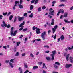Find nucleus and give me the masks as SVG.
<instances>
[{"label": "nucleus", "mask_w": 73, "mask_h": 73, "mask_svg": "<svg viewBox=\"0 0 73 73\" xmlns=\"http://www.w3.org/2000/svg\"><path fill=\"white\" fill-rule=\"evenodd\" d=\"M13 27H12L11 28V36L13 35V36H15L16 35V33H17L18 32V31L16 30L13 33Z\"/></svg>", "instance_id": "1"}, {"label": "nucleus", "mask_w": 73, "mask_h": 73, "mask_svg": "<svg viewBox=\"0 0 73 73\" xmlns=\"http://www.w3.org/2000/svg\"><path fill=\"white\" fill-rule=\"evenodd\" d=\"M51 53H52L51 55L52 57L51 60L53 61L54 59V56L56 54V50L53 51H52Z\"/></svg>", "instance_id": "2"}, {"label": "nucleus", "mask_w": 73, "mask_h": 73, "mask_svg": "<svg viewBox=\"0 0 73 73\" xmlns=\"http://www.w3.org/2000/svg\"><path fill=\"white\" fill-rule=\"evenodd\" d=\"M46 32L44 31L43 33H42L41 34V37L42 38V39L43 40H45V36L46 35Z\"/></svg>", "instance_id": "3"}, {"label": "nucleus", "mask_w": 73, "mask_h": 73, "mask_svg": "<svg viewBox=\"0 0 73 73\" xmlns=\"http://www.w3.org/2000/svg\"><path fill=\"white\" fill-rule=\"evenodd\" d=\"M57 25H55L54 26V28H52V30L53 31L52 32L53 33H54V32H56V29L57 28Z\"/></svg>", "instance_id": "4"}, {"label": "nucleus", "mask_w": 73, "mask_h": 73, "mask_svg": "<svg viewBox=\"0 0 73 73\" xmlns=\"http://www.w3.org/2000/svg\"><path fill=\"white\" fill-rule=\"evenodd\" d=\"M18 19L19 21H21L22 20H24V17H20V16L18 17Z\"/></svg>", "instance_id": "5"}, {"label": "nucleus", "mask_w": 73, "mask_h": 73, "mask_svg": "<svg viewBox=\"0 0 73 73\" xmlns=\"http://www.w3.org/2000/svg\"><path fill=\"white\" fill-rule=\"evenodd\" d=\"M72 66V65L71 64H66V65L65 67L67 69H69V67H70Z\"/></svg>", "instance_id": "6"}, {"label": "nucleus", "mask_w": 73, "mask_h": 73, "mask_svg": "<svg viewBox=\"0 0 73 73\" xmlns=\"http://www.w3.org/2000/svg\"><path fill=\"white\" fill-rule=\"evenodd\" d=\"M1 26L2 27H4V26L6 27H7V24L5 23L4 21H3V24L1 25Z\"/></svg>", "instance_id": "7"}, {"label": "nucleus", "mask_w": 73, "mask_h": 73, "mask_svg": "<svg viewBox=\"0 0 73 73\" xmlns=\"http://www.w3.org/2000/svg\"><path fill=\"white\" fill-rule=\"evenodd\" d=\"M54 10H53L52 11H50V12L49 13V15H51L53 16H54Z\"/></svg>", "instance_id": "8"}, {"label": "nucleus", "mask_w": 73, "mask_h": 73, "mask_svg": "<svg viewBox=\"0 0 73 73\" xmlns=\"http://www.w3.org/2000/svg\"><path fill=\"white\" fill-rule=\"evenodd\" d=\"M70 62L71 63H73V57H70Z\"/></svg>", "instance_id": "9"}, {"label": "nucleus", "mask_w": 73, "mask_h": 73, "mask_svg": "<svg viewBox=\"0 0 73 73\" xmlns=\"http://www.w3.org/2000/svg\"><path fill=\"white\" fill-rule=\"evenodd\" d=\"M9 66L11 68H13L14 67V66H13V64L11 62H9Z\"/></svg>", "instance_id": "10"}, {"label": "nucleus", "mask_w": 73, "mask_h": 73, "mask_svg": "<svg viewBox=\"0 0 73 73\" xmlns=\"http://www.w3.org/2000/svg\"><path fill=\"white\" fill-rule=\"evenodd\" d=\"M68 12H66V13H65L64 14V17H68Z\"/></svg>", "instance_id": "11"}, {"label": "nucleus", "mask_w": 73, "mask_h": 73, "mask_svg": "<svg viewBox=\"0 0 73 73\" xmlns=\"http://www.w3.org/2000/svg\"><path fill=\"white\" fill-rule=\"evenodd\" d=\"M60 38L61 41H63V40H64L65 37H64V36L63 35H62V36L60 37Z\"/></svg>", "instance_id": "12"}, {"label": "nucleus", "mask_w": 73, "mask_h": 73, "mask_svg": "<svg viewBox=\"0 0 73 73\" xmlns=\"http://www.w3.org/2000/svg\"><path fill=\"white\" fill-rule=\"evenodd\" d=\"M25 23V22L23 21V23H21V24L19 25V27H24V26H23V25H24L25 24V23Z\"/></svg>", "instance_id": "13"}, {"label": "nucleus", "mask_w": 73, "mask_h": 73, "mask_svg": "<svg viewBox=\"0 0 73 73\" xmlns=\"http://www.w3.org/2000/svg\"><path fill=\"white\" fill-rule=\"evenodd\" d=\"M69 55H70V54H68L66 56V58L67 61H69Z\"/></svg>", "instance_id": "14"}, {"label": "nucleus", "mask_w": 73, "mask_h": 73, "mask_svg": "<svg viewBox=\"0 0 73 73\" xmlns=\"http://www.w3.org/2000/svg\"><path fill=\"white\" fill-rule=\"evenodd\" d=\"M54 66L55 69H57L58 68V67L57 66V65L54 64Z\"/></svg>", "instance_id": "15"}, {"label": "nucleus", "mask_w": 73, "mask_h": 73, "mask_svg": "<svg viewBox=\"0 0 73 73\" xmlns=\"http://www.w3.org/2000/svg\"><path fill=\"white\" fill-rule=\"evenodd\" d=\"M60 13H64V11L62 9H60L59 11Z\"/></svg>", "instance_id": "16"}, {"label": "nucleus", "mask_w": 73, "mask_h": 73, "mask_svg": "<svg viewBox=\"0 0 73 73\" xmlns=\"http://www.w3.org/2000/svg\"><path fill=\"white\" fill-rule=\"evenodd\" d=\"M38 66H35L33 67V69L35 70V69H38Z\"/></svg>", "instance_id": "17"}, {"label": "nucleus", "mask_w": 73, "mask_h": 73, "mask_svg": "<svg viewBox=\"0 0 73 73\" xmlns=\"http://www.w3.org/2000/svg\"><path fill=\"white\" fill-rule=\"evenodd\" d=\"M18 5L19 6V8H20V9L23 8V5Z\"/></svg>", "instance_id": "18"}, {"label": "nucleus", "mask_w": 73, "mask_h": 73, "mask_svg": "<svg viewBox=\"0 0 73 73\" xmlns=\"http://www.w3.org/2000/svg\"><path fill=\"white\" fill-rule=\"evenodd\" d=\"M13 17V15H11L9 17V20H12Z\"/></svg>", "instance_id": "19"}, {"label": "nucleus", "mask_w": 73, "mask_h": 73, "mask_svg": "<svg viewBox=\"0 0 73 73\" xmlns=\"http://www.w3.org/2000/svg\"><path fill=\"white\" fill-rule=\"evenodd\" d=\"M33 14L31 13L29 15V17H30V18H32V17H33Z\"/></svg>", "instance_id": "20"}, {"label": "nucleus", "mask_w": 73, "mask_h": 73, "mask_svg": "<svg viewBox=\"0 0 73 73\" xmlns=\"http://www.w3.org/2000/svg\"><path fill=\"white\" fill-rule=\"evenodd\" d=\"M24 66L25 67V68H28V65H27V64H25V63H24Z\"/></svg>", "instance_id": "21"}, {"label": "nucleus", "mask_w": 73, "mask_h": 73, "mask_svg": "<svg viewBox=\"0 0 73 73\" xmlns=\"http://www.w3.org/2000/svg\"><path fill=\"white\" fill-rule=\"evenodd\" d=\"M55 65H60V63L58 62H55Z\"/></svg>", "instance_id": "22"}, {"label": "nucleus", "mask_w": 73, "mask_h": 73, "mask_svg": "<svg viewBox=\"0 0 73 73\" xmlns=\"http://www.w3.org/2000/svg\"><path fill=\"white\" fill-rule=\"evenodd\" d=\"M33 8V6L32 5H30V9L31 10H32Z\"/></svg>", "instance_id": "23"}, {"label": "nucleus", "mask_w": 73, "mask_h": 73, "mask_svg": "<svg viewBox=\"0 0 73 73\" xmlns=\"http://www.w3.org/2000/svg\"><path fill=\"white\" fill-rule=\"evenodd\" d=\"M20 44V42H17V45L16 46V47L18 46L19 44Z\"/></svg>", "instance_id": "24"}, {"label": "nucleus", "mask_w": 73, "mask_h": 73, "mask_svg": "<svg viewBox=\"0 0 73 73\" xmlns=\"http://www.w3.org/2000/svg\"><path fill=\"white\" fill-rule=\"evenodd\" d=\"M51 24V25H54V19H52Z\"/></svg>", "instance_id": "25"}, {"label": "nucleus", "mask_w": 73, "mask_h": 73, "mask_svg": "<svg viewBox=\"0 0 73 73\" xmlns=\"http://www.w3.org/2000/svg\"><path fill=\"white\" fill-rule=\"evenodd\" d=\"M64 21L65 23H70V21H68V20L66 19H64Z\"/></svg>", "instance_id": "26"}, {"label": "nucleus", "mask_w": 73, "mask_h": 73, "mask_svg": "<svg viewBox=\"0 0 73 73\" xmlns=\"http://www.w3.org/2000/svg\"><path fill=\"white\" fill-rule=\"evenodd\" d=\"M19 52H17L16 53V54H15V56H19Z\"/></svg>", "instance_id": "27"}, {"label": "nucleus", "mask_w": 73, "mask_h": 73, "mask_svg": "<svg viewBox=\"0 0 73 73\" xmlns=\"http://www.w3.org/2000/svg\"><path fill=\"white\" fill-rule=\"evenodd\" d=\"M23 16H25V17H27V13H24Z\"/></svg>", "instance_id": "28"}, {"label": "nucleus", "mask_w": 73, "mask_h": 73, "mask_svg": "<svg viewBox=\"0 0 73 73\" xmlns=\"http://www.w3.org/2000/svg\"><path fill=\"white\" fill-rule=\"evenodd\" d=\"M46 58L48 60H50V58L48 57H46Z\"/></svg>", "instance_id": "29"}, {"label": "nucleus", "mask_w": 73, "mask_h": 73, "mask_svg": "<svg viewBox=\"0 0 73 73\" xmlns=\"http://www.w3.org/2000/svg\"><path fill=\"white\" fill-rule=\"evenodd\" d=\"M61 2H67L68 1L66 0H61L60 1Z\"/></svg>", "instance_id": "30"}, {"label": "nucleus", "mask_w": 73, "mask_h": 73, "mask_svg": "<svg viewBox=\"0 0 73 73\" xmlns=\"http://www.w3.org/2000/svg\"><path fill=\"white\" fill-rule=\"evenodd\" d=\"M14 61V59H11L10 60V61L11 62H12V63H13L14 62L13 61Z\"/></svg>", "instance_id": "31"}, {"label": "nucleus", "mask_w": 73, "mask_h": 73, "mask_svg": "<svg viewBox=\"0 0 73 73\" xmlns=\"http://www.w3.org/2000/svg\"><path fill=\"white\" fill-rule=\"evenodd\" d=\"M38 12H40L41 10V7H39L38 8Z\"/></svg>", "instance_id": "32"}, {"label": "nucleus", "mask_w": 73, "mask_h": 73, "mask_svg": "<svg viewBox=\"0 0 73 73\" xmlns=\"http://www.w3.org/2000/svg\"><path fill=\"white\" fill-rule=\"evenodd\" d=\"M36 32L37 34H40L41 33V32L40 31H36Z\"/></svg>", "instance_id": "33"}, {"label": "nucleus", "mask_w": 73, "mask_h": 73, "mask_svg": "<svg viewBox=\"0 0 73 73\" xmlns=\"http://www.w3.org/2000/svg\"><path fill=\"white\" fill-rule=\"evenodd\" d=\"M19 4V1H16L15 2V4Z\"/></svg>", "instance_id": "34"}, {"label": "nucleus", "mask_w": 73, "mask_h": 73, "mask_svg": "<svg viewBox=\"0 0 73 73\" xmlns=\"http://www.w3.org/2000/svg\"><path fill=\"white\" fill-rule=\"evenodd\" d=\"M3 19V15H0V19H1V20Z\"/></svg>", "instance_id": "35"}, {"label": "nucleus", "mask_w": 73, "mask_h": 73, "mask_svg": "<svg viewBox=\"0 0 73 73\" xmlns=\"http://www.w3.org/2000/svg\"><path fill=\"white\" fill-rule=\"evenodd\" d=\"M44 48H49V46L48 45L44 46Z\"/></svg>", "instance_id": "36"}, {"label": "nucleus", "mask_w": 73, "mask_h": 73, "mask_svg": "<svg viewBox=\"0 0 73 73\" xmlns=\"http://www.w3.org/2000/svg\"><path fill=\"white\" fill-rule=\"evenodd\" d=\"M28 29V28H25L24 29H23V32H25V31H26Z\"/></svg>", "instance_id": "37"}, {"label": "nucleus", "mask_w": 73, "mask_h": 73, "mask_svg": "<svg viewBox=\"0 0 73 73\" xmlns=\"http://www.w3.org/2000/svg\"><path fill=\"white\" fill-rule=\"evenodd\" d=\"M2 14L4 15V16H5V15H7V12H6V13L3 12V13Z\"/></svg>", "instance_id": "38"}, {"label": "nucleus", "mask_w": 73, "mask_h": 73, "mask_svg": "<svg viewBox=\"0 0 73 73\" xmlns=\"http://www.w3.org/2000/svg\"><path fill=\"white\" fill-rule=\"evenodd\" d=\"M17 5H16V4H15L13 7V9H14V10H15V9H16V7H15V6H17Z\"/></svg>", "instance_id": "39"}, {"label": "nucleus", "mask_w": 73, "mask_h": 73, "mask_svg": "<svg viewBox=\"0 0 73 73\" xmlns=\"http://www.w3.org/2000/svg\"><path fill=\"white\" fill-rule=\"evenodd\" d=\"M16 20H17V17H15V19L14 21V23H15V22H16Z\"/></svg>", "instance_id": "40"}, {"label": "nucleus", "mask_w": 73, "mask_h": 73, "mask_svg": "<svg viewBox=\"0 0 73 73\" xmlns=\"http://www.w3.org/2000/svg\"><path fill=\"white\" fill-rule=\"evenodd\" d=\"M23 28H24V26H23L22 27L20 28L19 29V31H21V30H23Z\"/></svg>", "instance_id": "41"}, {"label": "nucleus", "mask_w": 73, "mask_h": 73, "mask_svg": "<svg viewBox=\"0 0 73 73\" xmlns=\"http://www.w3.org/2000/svg\"><path fill=\"white\" fill-rule=\"evenodd\" d=\"M42 64V62H38V64L39 65H41Z\"/></svg>", "instance_id": "42"}, {"label": "nucleus", "mask_w": 73, "mask_h": 73, "mask_svg": "<svg viewBox=\"0 0 73 73\" xmlns=\"http://www.w3.org/2000/svg\"><path fill=\"white\" fill-rule=\"evenodd\" d=\"M5 62L7 64H8V63H9L10 62H9V60H6L5 61Z\"/></svg>", "instance_id": "43"}, {"label": "nucleus", "mask_w": 73, "mask_h": 73, "mask_svg": "<svg viewBox=\"0 0 73 73\" xmlns=\"http://www.w3.org/2000/svg\"><path fill=\"white\" fill-rule=\"evenodd\" d=\"M43 66L42 68H44V66H45V63H43Z\"/></svg>", "instance_id": "44"}, {"label": "nucleus", "mask_w": 73, "mask_h": 73, "mask_svg": "<svg viewBox=\"0 0 73 73\" xmlns=\"http://www.w3.org/2000/svg\"><path fill=\"white\" fill-rule=\"evenodd\" d=\"M62 6H65V5H64L63 4H61V5H59L58 7H62Z\"/></svg>", "instance_id": "45"}, {"label": "nucleus", "mask_w": 73, "mask_h": 73, "mask_svg": "<svg viewBox=\"0 0 73 73\" xmlns=\"http://www.w3.org/2000/svg\"><path fill=\"white\" fill-rule=\"evenodd\" d=\"M39 0H35V4H37V3H38V1Z\"/></svg>", "instance_id": "46"}, {"label": "nucleus", "mask_w": 73, "mask_h": 73, "mask_svg": "<svg viewBox=\"0 0 73 73\" xmlns=\"http://www.w3.org/2000/svg\"><path fill=\"white\" fill-rule=\"evenodd\" d=\"M42 9L44 10L45 9V8H46V7H45V6H44L42 7Z\"/></svg>", "instance_id": "47"}, {"label": "nucleus", "mask_w": 73, "mask_h": 73, "mask_svg": "<svg viewBox=\"0 0 73 73\" xmlns=\"http://www.w3.org/2000/svg\"><path fill=\"white\" fill-rule=\"evenodd\" d=\"M50 52V51L49 50L45 51V53H49Z\"/></svg>", "instance_id": "48"}, {"label": "nucleus", "mask_w": 73, "mask_h": 73, "mask_svg": "<svg viewBox=\"0 0 73 73\" xmlns=\"http://www.w3.org/2000/svg\"><path fill=\"white\" fill-rule=\"evenodd\" d=\"M56 1H52V3L53 4H56Z\"/></svg>", "instance_id": "49"}, {"label": "nucleus", "mask_w": 73, "mask_h": 73, "mask_svg": "<svg viewBox=\"0 0 73 73\" xmlns=\"http://www.w3.org/2000/svg\"><path fill=\"white\" fill-rule=\"evenodd\" d=\"M66 55H67V53H64V57H66Z\"/></svg>", "instance_id": "50"}, {"label": "nucleus", "mask_w": 73, "mask_h": 73, "mask_svg": "<svg viewBox=\"0 0 73 73\" xmlns=\"http://www.w3.org/2000/svg\"><path fill=\"white\" fill-rule=\"evenodd\" d=\"M73 6H72L70 9V10L71 11V10H73Z\"/></svg>", "instance_id": "51"}, {"label": "nucleus", "mask_w": 73, "mask_h": 73, "mask_svg": "<svg viewBox=\"0 0 73 73\" xmlns=\"http://www.w3.org/2000/svg\"><path fill=\"white\" fill-rule=\"evenodd\" d=\"M10 27H11V26H10V25L8 24L7 25V28H10Z\"/></svg>", "instance_id": "52"}, {"label": "nucleus", "mask_w": 73, "mask_h": 73, "mask_svg": "<svg viewBox=\"0 0 73 73\" xmlns=\"http://www.w3.org/2000/svg\"><path fill=\"white\" fill-rule=\"evenodd\" d=\"M3 48L5 49H7V46H5L3 47Z\"/></svg>", "instance_id": "53"}, {"label": "nucleus", "mask_w": 73, "mask_h": 73, "mask_svg": "<svg viewBox=\"0 0 73 73\" xmlns=\"http://www.w3.org/2000/svg\"><path fill=\"white\" fill-rule=\"evenodd\" d=\"M37 41H41V39H36Z\"/></svg>", "instance_id": "54"}, {"label": "nucleus", "mask_w": 73, "mask_h": 73, "mask_svg": "<svg viewBox=\"0 0 73 73\" xmlns=\"http://www.w3.org/2000/svg\"><path fill=\"white\" fill-rule=\"evenodd\" d=\"M30 56H31V57H34V56L32 53L31 54Z\"/></svg>", "instance_id": "55"}, {"label": "nucleus", "mask_w": 73, "mask_h": 73, "mask_svg": "<svg viewBox=\"0 0 73 73\" xmlns=\"http://www.w3.org/2000/svg\"><path fill=\"white\" fill-rule=\"evenodd\" d=\"M19 71H22V69H21V67H19Z\"/></svg>", "instance_id": "56"}, {"label": "nucleus", "mask_w": 73, "mask_h": 73, "mask_svg": "<svg viewBox=\"0 0 73 73\" xmlns=\"http://www.w3.org/2000/svg\"><path fill=\"white\" fill-rule=\"evenodd\" d=\"M41 29L39 28H37L36 31H40Z\"/></svg>", "instance_id": "57"}, {"label": "nucleus", "mask_w": 73, "mask_h": 73, "mask_svg": "<svg viewBox=\"0 0 73 73\" xmlns=\"http://www.w3.org/2000/svg\"><path fill=\"white\" fill-rule=\"evenodd\" d=\"M22 3H23V1L21 0H20V4H22Z\"/></svg>", "instance_id": "58"}, {"label": "nucleus", "mask_w": 73, "mask_h": 73, "mask_svg": "<svg viewBox=\"0 0 73 73\" xmlns=\"http://www.w3.org/2000/svg\"><path fill=\"white\" fill-rule=\"evenodd\" d=\"M67 48H68V49L69 50H72V48H70V47H67Z\"/></svg>", "instance_id": "59"}, {"label": "nucleus", "mask_w": 73, "mask_h": 73, "mask_svg": "<svg viewBox=\"0 0 73 73\" xmlns=\"http://www.w3.org/2000/svg\"><path fill=\"white\" fill-rule=\"evenodd\" d=\"M25 54L23 53L22 54V57H24V56H25Z\"/></svg>", "instance_id": "60"}, {"label": "nucleus", "mask_w": 73, "mask_h": 73, "mask_svg": "<svg viewBox=\"0 0 73 73\" xmlns=\"http://www.w3.org/2000/svg\"><path fill=\"white\" fill-rule=\"evenodd\" d=\"M29 71L28 70H27L26 71H25L24 73H28V72H29Z\"/></svg>", "instance_id": "61"}, {"label": "nucleus", "mask_w": 73, "mask_h": 73, "mask_svg": "<svg viewBox=\"0 0 73 73\" xmlns=\"http://www.w3.org/2000/svg\"><path fill=\"white\" fill-rule=\"evenodd\" d=\"M35 0H33L31 1V3H34V2H35Z\"/></svg>", "instance_id": "62"}, {"label": "nucleus", "mask_w": 73, "mask_h": 73, "mask_svg": "<svg viewBox=\"0 0 73 73\" xmlns=\"http://www.w3.org/2000/svg\"><path fill=\"white\" fill-rule=\"evenodd\" d=\"M48 34H49V33H50V32H51V30H49L48 31Z\"/></svg>", "instance_id": "63"}, {"label": "nucleus", "mask_w": 73, "mask_h": 73, "mask_svg": "<svg viewBox=\"0 0 73 73\" xmlns=\"http://www.w3.org/2000/svg\"><path fill=\"white\" fill-rule=\"evenodd\" d=\"M43 73H46V71L44 70L43 72Z\"/></svg>", "instance_id": "64"}]
</instances>
